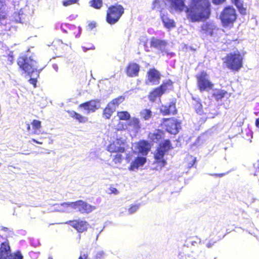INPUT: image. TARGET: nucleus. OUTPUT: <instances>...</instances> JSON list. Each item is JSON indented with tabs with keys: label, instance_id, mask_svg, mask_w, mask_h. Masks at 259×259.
<instances>
[{
	"label": "nucleus",
	"instance_id": "f257e3e1",
	"mask_svg": "<svg viewBox=\"0 0 259 259\" xmlns=\"http://www.w3.org/2000/svg\"><path fill=\"white\" fill-rule=\"evenodd\" d=\"M170 8L182 12L186 8L187 18L191 22L205 21L211 14V4L209 0H190L188 7H185V0H167Z\"/></svg>",
	"mask_w": 259,
	"mask_h": 259
},
{
	"label": "nucleus",
	"instance_id": "f03ea898",
	"mask_svg": "<svg viewBox=\"0 0 259 259\" xmlns=\"http://www.w3.org/2000/svg\"><path fill=\"white\" fill-rule=\"evenodd\" d=\"M244 55V53L239 51L230 53L223 59V63L228 69L238 71L243 66Z\"/></svg>",
	"mask_w": 259,
	"mask_h": 259
},
{
	"label": "nucleus",
	"instance_id": "7ed1b4c3",
	"mask_svg": "<svg viewBox=\"0 0 259 259\" xmlns=\"http://www.w3.org/2000/svg\"><path fill=\"white\" fill-rule=\"evenodd\" d=\"M237 17L236 10L230 6L225 7L220 15V19L224 27H232L236 21Z\"/></svg>",
	"mask_w": 259,
	"mask_h": 259
},
{
	"label": "nucleus",
	"instance_id": "20e7f679",
	"mask_svg": "<svg viewBox=\"0 0 259 259\" xmlns=\"http://www.w3.org/2000/svg\"><path fill=\"white\" fill-rule=\"evenodd\" d=\"M124 12V9L121 5L115 4L110 6L107 10L106 21L110 24L116 23Z\"/></svg>",
	"mask_w": 259,
	"mask_h": 259
},
{
	"label": "nucleus",
	"instance_id": "39448f33",
	"mask_svg": "<svg viewBox=\"0 0 259 259\" xmlns=\"http://www.w3.org/2000/svg\"><path fill=\"white\" fill-rule=\"evenodd\" d=\"M21 252L17 250L12 252L10 244L8 240L2 242L0 245V259H23Z\"/></svg>",
	"mask_w": 259,
	"mask_h": 259
},
{
	"label": "nucleus",
	"instance_id": "423d86ee",
	"mask_svg": "<svg viewBox=\"0 0 259 259\" xmlns=\"http://www.w3.org/2000/svg\"><path fill=\"white\" fill-rule=\"evenodd\" d=\"M64 206H69L72 209H76L81 214H88L92 212L95 207L81 200L74 202H64L61 204Z\"/></svg>",
	"mask_w": 259,
	"mask_h": 259
},
{
	"label": "nucleus",
	"instance_id": "0eeeda50",
	"mask_svg": "<svg viewBox=\"0 0 259 259\" xmlns=\"http://www.w3.org/2000/svg\"><path fill=\"white\" fill-rule=\"evenodd\" d=\"M161 126L168 133L176 135L181 127V122L175 118H164L162 119Z\"/></svg>",
	"mask_w": 259,
	"mask_h": 259
},
{
	"label": "nucleus",
	"instance_id": "6e6552de",
	"mask_svg": "<svg viewBox=\"0 0 259 259\" xmlns=\"http://www.w3.org/2000/svg\"><path fill=\"white\" fill-rule=\"evenodd\" d=\"M34 63V61L32 59L25 55L19 57L17 60V64L20 68L28 75L36 69Z\"/></svg>",
	"mask_w": 259,
	"mask_h": 259
},
{
	"label": "nucleus",
	"instance_id": "1a4fd4ad",
	"mask_svg": "<svg viewBox=\"0 0 259 259\" xmlns=\"http://www.w3.org/2000/svg\"><path fill=\"white\" fill-rule=\"evenodd\" d=\"M197 85L200 92L211 90L213 84L208 79V74L206 71H202L196 76Z\"/></svg>",
	"mask_w": 259,
	"mask_h": 259
},
{
	"label": "nucleus",
	"instance_id": "9d476101",
	"mask_svg": "<svg viewBox=\"0 0 259 259\" xmlns=\"http://www.w3.org/2000/svg\"><path fill=\"white\" fill-rule=\"evenodd\" d=\"M127 145L122 138L116 139L109 144L107 147V151L110 153H123L125 151Z\"/></svg>",
	"mask_w": 259,
	"mask_h": 259
},
{
	"label": "nucleus",
	"instance_id": "9b49d317",
	"mask_svg": "<svg viewBox=\"0 0 259 259\" xmlns=\"http://www.w3.org/2000/svg\"><path fill=\"white\" fill-rule=\"evenodd\" d=\"M164 155L165 154L163 153L155 151L153 155L154 160L152 163L154 166L153 169L160 170L166 165L167 161L164 158Z\"/></svg>",
	"mask_w": 259,
	"mask_h": 259
},
{
	"label": "nucleus",
	"instance_id": "f8f14e48",
	"mask_svg": "<svg viewBox=\"0 0 259 259\" xmlns=\"http://www.w3.org/2000/svg\"><path fill=\"white\" fill-rule=\"evenodd\" d=\"M66 224L69 225L79 233L87 231L90 226L88 222L80 219L70 220L68 221Z\"/></svg>",
	"mask_w": 259,
	"mask_h": 259
},
{
	"label": "nucleus",
	"instance_id": "ddd939ff",
	"mask_svg": "<svg viewBox=\"0 0 259 259\" xmlns=\"http://www.w3.org/2000/svg\"><path fill=\"white\" fill-rule=\"evenodd\" d=\"M100 103L99 100H91L79 104L78 108H83L87 113H93L99 108Z\"/></svg>",
	"mask_w": 259,
	"mask_h": 259
},
{
	"label": "nucleus",
	"instance_id": "4468645a",
	"mask_svg": "<svg viewBox=\"0 0 259 259\" xmlns=\"http://www.w3.org/2000/svg\"><path fill=\"white\" fill-rule=\"evenodd\" d=\"M160 73L154 68H151L147 72L146 84L151 83L153 85H158L160 82Z\"/></svg>",
	"mask_w": 259,
	"mask_h": 259
},
{
	"label": "nucleus",
	"instance_id": "2eb2a0df",
	"mask_svg": "<svg viewBox=\"0 0 259 259\" xmlns=\"http://www.w3.org/2000/svg\"><path fill=\"white\" fill-rule=\"evenodd\" d=\"M160 112L163 116L176 114L177 110L176 106V102L172 101L168 105H162L160 108Z\"/></svg>",
	"mask_w": 259,
	"mask_h": 259
},
{
	"label": "nucleus",
	"instance_id": "dca6fc26",
	"mask_svg": "<svg viewBox=\"0 0 259 259\" xmlns=\"http://www.w3.org/2000/svg\"><path fill=\"white\" fill-rule=\"evenodd\" d=\"M140 69L139 64L134 62H131L128 64L126 67L125 73L128 77H137L139 75Z\"/></svg>",
	"mask_w": 259,
	"mask_h": 259
},
{
	"label": "nucleus",
	"instance_id": "f3484780",
	"mask_svg": "<svg viewBox=\"0 0 259 259\" xmlns=\"http://www.w3.org/2000/svg\"><path fill=\"white\" fill-rule=\"evenodd\" d=\"M150 144L146 140H140L137 143V149L138 152L143 156H146L151 149Z\"/></svg>",
	"mask_w": 259,
	"mask_h": 259
},
{
	"label": "nucleus",
	"instance_id": "a211bd4d",
	"mask_svg": "<svg viewBox=\"0 0 259 259\" xmlns=\"http://www.w3.org/2000/svg\"><path fill=\"white\" fill-rule=\"evenodd\" d=\"M150 44L151 48L159 50L162 52L164 51L165 48L167 45V42L164 40L152 37L151 38Z\"/></svg>",
	"mask_w": 259,
	"mask_h": 259
},
{
	"label": "nucleus",
	"instance_id": "6ab92c4d",
	"mask_svg": "<svg viewBox=\"0 0 259 259\" xmlns=\"http://www.w3.org/2000/svg\"><path fill=\"white\" fill-rule=\"evenodd\" d=\"M226 0H212V3L215 5H220L224 3ZM237 8L238 9L239 13L242 15H245L246 14V8L243 7V3L240 0H231Z\"/></svg>",
	"mask_w": 259,
	"mask_h": 259
},
{
	"label": "nucleus",
	"instance_id": "aec40b11",
	"mask_svg": "<svg viewBox=\"0 0 259 259\" xmlns=\"http://www.w3.org/2000/svg\"><path fill=\"white\" fill-rule=\"evenodd\" d=\"M160 18L164 26L168 29H171L175 28L176 27V23L174 20L169 18L167 13L164 14L162 13L161 11H160Z\"/></svg>",
	"mask_w": 259,
	"mask_h": 259
},
{
	"label": "nucleus",
	"instance_id": "412c9836",
	"mask_svg": "<svg viewBox=\"0 0 259 259\" xmlns=\"http://www.w3.org/2000/svg\"><path fill=\"white\" fill-rule=\"evenodd\" d=\"M172 148L173 147L170 141L168 139H166L159 144L155 150L165 154Z\"/></svg>",
	"mask_w": 259,
	"mask_h": 259
},
{
	"label": "nucleus",
	"instance_id": "4be33fe9",
	"mask_svg": "<svg viewBox=\"0 0 259 259\" xmlns=\"http://www.w3.org/2000/svg\"><path fill=\"white\" fill-rule=\"evenodd\" d=\"M164 136V132L160 129H156L153 132H150L148 134V138L152 142L157 143L161 140Z\"/></svg>",
	"mask_w": 259,
	"mask_h": 259
},
{
	"label": "nucleus",
	"instance_id": "5701e85b",
	"mask_svg": "<svg viewBox=\"0 0 259 259\" xmlns=\"http://www.w3.org/2000/svg\"><path fill=\"white\" fill-rule=\"evenodd\" d=\"M147 161L145 157L138 156L131 163L129 166V170H135L140 166H143Z\"/></svg>",
	"mask_w": 259,
	"mask_h": 259
},
{
	"label": "nucleus",
	"instance_id": "b1692460",
	"mask_svg": "<svg viewBox=\"0 0 259 259\" xmlns=\"http://www.w3.org/2000/svg\"><path fill=\"white\" fill-rule=\"evenodd\" d=\"M215 29L216 27L213 23L206 22L201 25L200 31L202 33L212 36Z\"/></svg>",
	"mask_w": 259,
	"mask_h": 259
},
{
	"label": "nucleus",
	"instance_id": "393cba45",
	"mask_svg": "<svg viewBox=\"0 0 259 259\" xmlns=\"http://www.w3.org/2000/svg\"><path fill=\"white\" fill-rule=\"evenodd\" d=\"M70 117L76 120L79 123H84L88 120V118L74 111H67Z\"/></svg>",
	"mask_w": 259,
	"mask_h": 259
},
{
	"label": "nucleus",
	"instance_id": "a878e982",
	"mask_svg": "<svg viewBox=\"0 0 259 259\" xmlns=\"http://www.w3.org/2000/svg\"><path fill=\"white\" fill-rule=\"evenodd\" d=\"M172 81L170 79H168L165 81H163L162 84L157 87V88H158L162 95H163L172 89Z\"/></svg>",
	"mask_w": 259,
	"mask_h": 259
},
{
	"label": "nucleus",
	"instance_id": "bb28decb",
	"mask_svg": "<svg viewBox=\"0 0 259 259\" xmlns=\"http://www.w3.org/2000/svg\"><path fill=\"white\" fill-rule=\"evenodd\" d=\"M162 95L158 88L156 87L149 92L148 98L150 101L154 102L158 98H160Z\"/></svg>",
	"mask_w": 259,
	"mask_h": 259
},
{
	"label": "nucleus",
	"instance_id": "cd10ccee",
	"mask_svg": "<svg viewBox=\"0 0 259 259\" xmlns=\"http://www.w3.org/2000/svg\"><path fill=\"white\" fill-rule=\"evenodd\" d=\"M115 111V109L108 103L103 111V117L106 119H109Z\"/></svg>",
	"mask_w": 259,
	"mask_h": 259
},
{
	"label": "nucleus",
	"instance_id": "c85d7f7f",
	"mask_svg": "<svg viewBox=\"0 0 259 259\" xmlns=\"http://www.w3.org/2000/svg\"><path fill=\"white\" fill-rule=\"evenodd\" d=\"M125 99V97L124 96H119L117 98H115L112 99L110 102H109V105H110L112 107H113L115 109L116 107H118V106L122 103Z\"/></svg>",
	"mask_w": 259,
	"mask_h": 259
},
{
	"label": "nucleus",
	"instance_id": "c756f323",
	"mask_svg": "<svg viewBox=\"0 0 259 259\" xmlns=\"http://www.w3.org/2000/svg\"><path fill=\"white\" fill-rule=\"evenodd\" d=\"M227 94V92L221 89L215 90L212 93V97L215 99L216 100L219 101L223 99Z\"/></svg>",
	"mask_w": 259,
	"mask_h": 259
},
{
	"label": "nucleus",
	"instance_id": "7c9ffc66",
	"mask_svg": "<svg viewBox=\"0 0 259 259\" xmlns=\"http://www.w3.org/2000/svg\"><path fill=\"white\" fill-rule=\"evenodd\" d=\"M196 161V158L191 155H188L185 157V163L188 168L192 167Z\"/></svg>",
	"mask_w": 259,
	"mask_h": 259
},
{
	"label": "nucleus",
	"instance_id": "2f4dec72",
	"mask_svg": "<svg viewBox=\"0 0 259 259\" xmlns=\"http://www.w3.org/2000/svg\"><path fill=\"white\" fill-rule=\"evenodd\" d=\"M117 116L120 120L127 121L131 118L130 113L126 111H121L117 112Z\"/></svg>",
	"mask_w": 259,
	"mask_h": 259
},
{
	"label": "nucleus",
	"instance_id": "473e14b6",
	"mask_svg": "<svg viewBox=\"0 0 259 259\" xmlns=\"http://www.w3.org/2000/svg\"><path fill=\"white\" fill-rule=\"evenodd\" d=\"M128 125L136 130H139L141 128L140 120L137 117H133L128 123Z\"/></svg>",
	"mask_w": 259,
	"mask_h": 259
},
{
	"label": "nucleus",
	"instance_id": "72a5a7b5",
	"mask_svg": "<svg viewBox=\"0 0 259 259\" xmlns=\"http://www.w3.org/2000/svg\"><path fill=\"white\" fill-rule=\"evenodd\" d=\"M6 5L5 0H0V22L5 20L7 18V15L6 11L3 8Z\"/></svg>",
	"mask_w": 259,
	"mask_h": 259
},
{
	"label": "nucleus",
	"instance_id": "f704fd0d",
	"mask_svg": "<svg viewBox=\"0 0 259 259\" xmlns=\"http://www.w3.org/2000/svg\"><path fill=\"white\" fill-rule=\"evenodd\" d=\"M229 232H230V231L225 233L221 232L220 230L218 231L212 235V239H214L217 242H218L223 239Z\"/></svg>",
	"mask_w": 259,
	"mask_h": 259
},
{
	"label": "nucleus",
	"instance_id": "c9c22d12",
	"mask_svg": "<svg viewBox=\"0 0 259 259\" xmlns=\"http://www.w3.org/2000/svg\"><path fill=\"white\" fill-rule=\"evenodd\" d=\"M31 125L32 130H33V133L34 134H37V131L39 130L41 127V122L39 120L34 119L31 122Z\"/></svg>",
	"mask_w": 259,
	"mask_h": 259
},
{
	"label": "nucleus",
	"instance_id": "e433bc0d",
	"mask_svg": "<svg viewBox=\"0 0 259 259\" xmlns=\"http://www.w3.org/2000/svg\"><path fill=\"white\" fill-rule=\"evenodd\" d=\"M140 114L144 120H149L152 116V112L150 109H145L141 111Z\"/></svg>",
	"mask_w": 259,
	"mask_h": 259
},
{
	"label": "nucleus",
	"instance_id": "4c0bfd02",
	"mask_svg": "<svg viewBox=\"0 0 259 259\" xmlns=\"http://www.w3.org/2000/svg\"><path fill=\"white\" fill-rule=\"evenodd\" d=\"M90 4L92 7L96 9H99L102 7L103 2L102 0H91Z\"/></svg>",
	"mask_w": 259,
	"mask_h": 259
},
{
	"label": "nucleus",
	"instance_id": "58836bf2",
	"mask_svg": "<svg viewBox=\"0 0 259 259\" xmlns=\"http://www.w3.org/2000/svg\"><path fill=\"white\" fill-rule=\"evenodd\" d=\"M195 111L199 114H202L203 113V107L201 103L199 101H196L194 105Z\"/></svg>",
	"mask_w": 259,
	"mask_h": 259
},
{
	"label": "nucleus",
	"instance_id": "ea45409f",
	"mask_svg": "<svg viewBox=\"0 0 259 259\" xmlns=\"http://www.w3.org/2000/svg\"><path fill=\"white\" fill-rule=\"evenodd\" d=\"M117 154L114 155L113 158V161L115 163H121L123 159V156L119 153H116Z\"/></svg>",
	"mask_w": 259,
	"mask_h": 259
},
{
	"label": "nucleus",
	"instance_id": "a19ab883",
	"mask_svg": "<svg viewBox=\"0 0 259 259\" xmlns=\"http://www.w3.org/2000/svg\"><path fill=\"white\" fill-rule=\"evenodd\" d=\"M139 204H132L130 205L128 211L130 214H132L135 212L139 208Z\"/></svg>",
	"mask_w": 259,
	"mask_h": 259
},
{
	"label": "nucleus",
	"instance_id": "79ce46f5",
	"mask_svg": "<svg viewBox=\"0 0 259 259\" xmlns=\"http://www.w3.org/2000/svg\"><path fill=\"white\" fill-rule=\"evenodd\" d=\"M79 0H64L62 4L65 7H67L72 5L77 4Z\"/></svg>",
	"mask_w": 259,
	"mask_h": 259
},
{
	"label": "nucleus",
	"instance_id": "37998d69",
	"mask_svg": "<svg viewBox=\"0 0 259 259\" xmlns=\"http://www.w3.org/2000/svg\"><path fill=\"white\" fill-rule=\"evenodd\" d=\"M89 252L87 250H82L78 259H90L89 257Z\"/></svg>",
	"mask_w": 259,
	"mask_h": 259
},
{
	"label": "nucleus",
	"instance_id": "c03bdc74",
	"mask_svg": "<svg viewBox=\"0 0 259 259\" xmlns=\"http://www.w3.org/2000/svg\"><path fill=\"white\" fill-rule=\"evenodd\" d=\"M126 128V124L123 122H119L117 125V130L118 131L124 130Z\"/></svg>",
	"mask_w": 259,
	"mask_h": 259
},
{
	"label": "nucleus",
	"instance_id": "a18cd8bd",
	"mask_svg": "<svg viewBox=\"0 0 259 259\" xmlns=\"http://www.w3.org/2000/svg\"><path fill=\"white\" fill-rule=\"evenodd\" d=\"M109 192H108V194H115V195H117L118 194V190L116 189V188L112 187V186H111L109 188Z\"/></svg>",
	"mask_w": 259,
	"mask_h": 259
},
{
	"label": "nucleus",
	"instance_id": "49530a36",
	"mask_svg": "<svg viewBox=\"0 0 259 259\" xmlns=\"http://www.w3.org/2000/svg\"><path fill=\"white\" fill-rule=\"evenodd\" d=\"M217 242V241L214 239H212V237L211 236V238L207 243L206 246L208 248H210Z\"/></svg>",
	"mask_w": 259,
	"mask_h": 259
},
{
	"label": "nucleus",
	"instance_id": "de8ad7c7",
	"mask_svg": "<svg viewBox=\"0 0 259 259\" xmlns=\"http://www.w3.org/2000/svg\"><path fill=\"white\" fill-rule=\"evenodd\" d=\"M104 252L103 251H100L96 253L95 257L96 259H102L104 257Z\"/></svg>",
	"mask_w": 259,
	"mask_h": 259
},
{
	"label": "nucleus",
	"instance_id": "09e8293b",
	"mask_svg": "<svg viewBox=\"0 0 259 259\" xmlns=\"http://www.w3.org/2000/svg\"><path fill=\"white\" fill-rule=\"evenodd\" d=\"M96 26V23L95 22H91L88 24V27L90 29H93Z\"/></svg>",
	"mask_w": 259,
	"mask_h": 259
},
{
	"label": "nucleus",
	"instance_id": "8fccbe9b",
	"mask_svg": "<svg viewBox=\"0 0 259 259\" xmlns=\"http://www.w3.org/2000/svg\"><path fill=\"white\" fill-rule=\"evenodd\" d=\"M29 83L33 84L34 87L35 88L36 86L37 80L36 78H31L29 80Z\"/></svg>",
	"mask_w": 259,
	"mask_h": 259
},
{
	"label": "nucleus",
	"instance_id": "3c124183",
	"mask_svg": "<svg viewBox=\"0 0 259 259\" xmlns=\"http://www.w3.org/2000/svg\"><path fill=\"white\" fill-rule=\"evenodd\" d=\"M82 49L84 52H86L87 51H88L89 50H94L95 47L93 45H92L91 47H90L89 48H86L85 47H82Z\"/></svg>",
	"mask_w": 259,
	"mask_h": 259
},
{
	"label": "nucleus",
	"instance_id": "603ef678",
	"mask_svg": "<svg viewBox=\"0 0 259 259\" xmlns=\"http://www.w3.org/2000/svg\"><path fill=\"white\" fill-rule=\"evenodd\" d=\"M226 173H221V174H212V176L215 177H222L224 176Z\"/></svg>",
	"mask_w": 259,
	"mask_h": 259
},
{
	"label": "nucleus",
	"instance_id": "864d4df0",
	"mask_svg": "<svg viewBox=\"0 0 259 259\" xmlns=\"http://www.w3.org/2000/svg\"><path fill=\"white\" fill-rule=\"evenodd\" d=\"M32 141H33V142L36 143V144H42L43 142H41V141H37L34 139H32Z\"/></svg>",
	"mask_w": 259,
	"mask_h": 259
},
{
	"label": "nucleus",
	"instance_id": "5fc2aeb1",
	"mask_svg": "<svg viewBox=\"0 0 259 259\" xmlns=\"http://www.w3.org/2000/svg\"><path fill=\"white\" fill-rule=\"evenodd\" d=\"M255 124L256 126L259 128V117L256 119Z\"/></svg>",
	"mask_w": 259,
	"mask_h": 259
},
{
	"label": "nucleus",
	"instance_id": "6e6d98bb",
	"mask_svg": "<svg viewBox=\"0 0 259 259\" xmlns=\"http://www.w3.org/2000/svg\"><path fill=\"white\" fill-rule=\"evenodd\" d=\"M27 128V130L28 132H30L31 128H30V125L29 123L27 124V128Z\"/></svg>",
	"mask_w": 259,
	"mask_h": 259
},
{
	"label": "nucleus",
	"instance_id": "4d7b16f0",
	"mask_svg": "<svg viewBox=\"0 0 259 259\" xmlns=\"http://www.w3.org/2000/svg\"><path fill=\"white\" fill-rule=\"evenodd\" d=\"M9 57L12 58V56H9Z\"/></svg>",
	"mask_w": 259,
	"mask_h": 259
},
{
	"label": "nucleus",
	"instance_id": "13d9d810",
	"mask_svg": "<svg viewBox=\"0 0 259 259\" xmlns=\"http://www.w3.org/2000/svg\"><path fill=\"white\" fill-rule=\"evenodd\" d=\"M1 165V163H0V166Z\"/></svg>",
	"mask_w": 259,
	"mask_h": 259
}]
</instances>
